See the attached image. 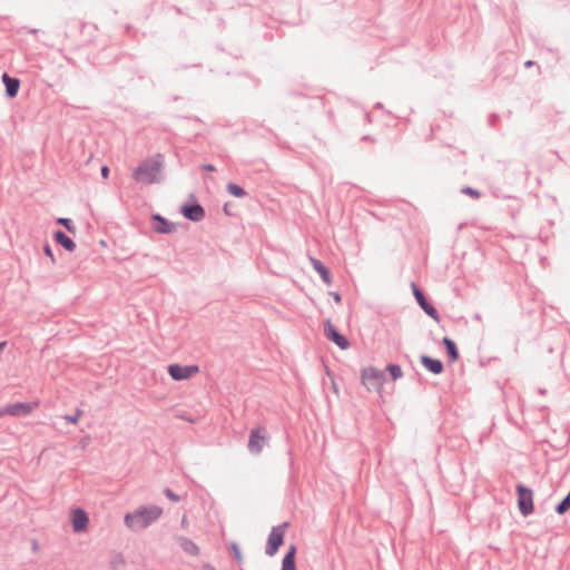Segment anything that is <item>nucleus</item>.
<instances>
[{"label":"nucleus","mask_w":570,"mask_h":570,"mask_svg":"<svg viewBox=\"0 0 570 570\" xmlns=\"http://www.w3.org/2000/svg\"><path fill=\"white\" fill-rule=\"evenodd\" d=\"M2 82L6 87V96L8 98H14L20 89V79L10 77L7 72L1 76Z\"/></svg>","instance_id":"obj_14"},{"label":"nucleus","mask_w":570,"mask_h":570,"mask_svg":"<svg viewBox=\"0 0 570 570\" xmlns=\"http://www.w3.org/2000/svg\"><path fill=\"white\" fill-rule=\"evenodd\" d=\"M376 108H382V104H381V102H377V104H376Z\"/></svg>","instance_id":"obj_37"},{"label":"nucleus","mask_w":570,"mask_h":570,"mask_svg":"<svg viewBox=\"0 0 570 570\" xmlns=\"http://www.w3.org/2000/svg\"><path fill=\"white\" fill-rule=\"evenodd\" d=\"M180 213L186 219L195 223L203 220L205 217V209L197 202H194L191 204L185 203L180 207Z\"/></svg>","instance_id":"obj_10"},{"label":"nucleus","mask_w":570,"mask_h":570,"mask_svg":"<svg viewBox=\"0 0 570 570\" xmlns=\"http://www.w3.org/2000/svg\"><path fill=\"white\" fill-rule=\"evenodd\" d=\"M420 362L423 367L432 374L439 375L444 371V365L439 358H433L429 355H421Z\"/></svg>","instance_id":"obj_13"},{"label":"nucleus","mask_w":570,"mask_h":570,"mask_svg":"<svg viewBox=\"0 0 570 570\" xmlns=\"http://www.w3.org/2000/svg\"><path fill=\"white\" fill-rule=\"evenodd\" d=\"M232 551H233L235 560H237L239 562L242 560V554H240V550H239L237 543H235V542L232 543Z\"/></svg>","instance_id":"obj_28"},{"label":"nucleus","mask_w":570,"mask_h":570,"mask_svg":"<svg viewBox=\"0 0 570 570\" xmlns=\"http://www.w3.org/2000/svg\"><path fill=\"white\" fill-rule=\"evenodd\" d=\"M199 371L197 365H186L174 363L168 365V374L174 381H183L191 377Z\"/></svg>","instance_id":"obj_8"},{"label":"nucleus","mask_w":570,"mask_h":570,"mask_svg":"<svg viewBox=\"0 0 570 570\" xmlns=\"http://www.w3.org/2000/svg\"><path fill=\"white\" fill-rule=\"evenodd\" d=\"M324 334L326 338L337 345L341 350H346L350 346V341L343 334H341L336 327L332 324L331 320H327L324 324Z\"/></svg>","instance_id":"obj_7"},{"label":"nucleus","mask_w":570,"mask_h":570,"mask_svg":"<svg viewBox=\"0 0 570 570\" xmlns=\"http://www.w3.org/2000/svg\"><path fill=\"white\" fill-rule=\"evenodd\" d=\"M43 252H45V254H46L48 257H50V258H51L52 263H55V256H53L52 249H51V247H50V245H49L48 243H46V244L43 245Z\"/></svg>","instance_id":"obj_29"},{"label":"nucleus","mask_w":570,"mask_h":570,"mask_svg":"<svg viewBox=\"0 0 570 570\" xmlns=\"http://www.w3.org/2000/svg\"><path fill=\"white\" fill-rule=\"evenodd\" d=\"M474 320L480 321V320H481V315H480V314H475V315H474Z\"/></svg>","instance_id":"obj_36"},{"label":"nucleus","mask_w":570,"mask_h":570,"mask_svg":"<svg viewBox=\"0 0 570 570\" xmlns=\"http://www.w3.org/2000/svg\"><path fill=\"white\" fill-rule=\"evenodd\" d=\"M33 410V405L26 402H16L11 404H7L6 406L0 409V417L4 415L11 416H27Z\"/></svg>","instance_id":"obj_9"},{"label":"nucleus","mask_w":570,"mask_h":570,"mask_svg":"<svg viewBox=\"0 0 570 570\" xmlns=\"http://www.w3.org/2000/svg\"><path fill=\"white\" fill-rule=\"evenodd\" d=\"M164 495L166 498H168L170 501L173 502H179L180 501V495H178L177 493H175L171 489L169 488H165L164 491H163Z\"/></svg>","instance_id":"obj_26"},{"label":"nucleus","mask_w":570,"mask_h":570,"mask_svg":"<svg viewBox=\"0 0 570 570\" xmlns=\"http://www.w3.org/2000/svg\"><path fill=\"white\" fill-rule=\"evenodd\" d=\"M311 264L315 272H317L322 281L330 285L332 283V276L330 269L317 258H311Z\"/></svg>","instance_id":"obj_18"},{"label":"nucleus","mask_w":570,"mask_h":570,"mask_svg":"<svg viewBox=\"0 0 570 570\" xmlns=\"http://www.w3.org/2000/svg\"><path fill=\"white\" fill-rule=\"evenodd\" d=\"M386 371L390 373L393 381L401 379L403 375L402 368L399 364H389Z\"/></svg>","instance_id":"obj_23"},{"label":"nucleus","mask_w":570,"mask_h":570,"mask_svg":"<svg viewBox=\"0 0 570 570\" xmlns=\"http://www.w3.org/2000/svg\"><path fill=\"white\" fill-rule=\"evenodd\" d=\"M59 225H62L69 233L76 234V226L70 218L60 217L57 219Z\"/></svg>","instance_id":"obj_24"},{"label":"nucleus","mask_w":570,"mask_h":570,"mask_svg":"<svg viewBox=\"0 0 570 570\" xmlns=\"http://www.w3.org/2000/svg\"><path fill=\"white\" fill-rule=\"evenodd\" d=\"M151 220H153V229L156 233L171 234L176 229L175 224L173 222L168 220L167 218H165L164 216H161L160 214H153Z\"/></svg>","instance_id":"obj_11"},{"label":"nucleus","mask_w":570,"mask_h":570,"mask_svg":"<svg viewBox=\"0 0 570 570\" xmlns=\"http://www.w3.org/2000/svg\"><path fill=\"white\" fill-rule=\"evenodd\" d=\"M187 524H188L187 517H186V515H184V517H183V519H181V527H183V528H186V527H187Z\"/></svg>","instance_id":"obj_33"},{"label":"nucleus","mask_w":570,"mask_h":570,"mask_svg":"<svg viewBox=\"0 0 570 570\" xmlns=\"http://www.w3.org/2000/svg\"><path fill=\"white\" fill-rule=\"evenodd\" d=\"M53 239L67 252H73L76 249V243L65 232L60 229L53 233Z\"/></svg>","instance_id":"obj_17"},{"label":"nucleus","mask_w":570,"mask_h":570,"mask_svg":"<svg viewBox=\"0 0 570 570\" xmlns=\"http://www.w3.org/2000/svg\"><path fill=\"white\" fill-rule=\"evenodd\" d=\"M361 379L362 383L368 391L380 390L385 381L383 372L373 366L363 368Z\"/></svg>","instance_id":"obj_5"},{"label":"nucleus","mask_w":570,"mask_h":570,"mask_svg":"<svg viewBox=\"0 0 570 570\" xmlns=\"http://www.w3.org/2000/svg\"><path fill=\"white\" fill-rule=\"evenodd\" d=\"M362 139L365 141H373V138L368 135L363 136Z\"/></svg>","instance_id":"obj_35"},{"label":"nucleus","mask_w":570,"mask_h":570,"mask_svg":"<svg viewBox=\"0 0 570 570\" xmlns=\"http://www.w3.org/2000/svg\"><path fill=\"white\" fill-rule=\"evenodd\" d=\"M534 63H535L534 61L528 60V61L524 62V67L529 68V67L533 66Z\"/></svg>","instance_id":"obj_34"},{"label":"nucleus","mask_w":570,"mask_h":570,"mask_svg":"<svg viewBox=\"0 0 570 570\" xmlns=\"http://www.w3.org/2000/svg\"><path fill=\"white\" fill-rule=\"evenodd\" d=\"M461 193L464 194V195H468V196H471L475 199L480 198L481 197V193L480 190L475 189V188H472L470 186H465L461 189Z\"/></svg>","instance_id":"obj_25"},{"label":"nucleus","mask_w":570,"mask_h":570,"mask_svg":"<svg viewBox=\"0 0 570 570\" xmlns=\"http://www.w3.org/2000/svg\"><path fill=\"white\" fill-rule=\"evenodd\" d=\"M412 291L419 306L435 322L440 321V314L436 308L428 301L421 288L413 282Z\"/></svg>","instance_id":"obj_6"},{"label":"nucleus","mask_w":570,"mask_h":570,"mask_svg":"<svg viewBox=\"0 0 570 570\" xmlns=\"http://www.w3.org/2000/svg\"><path fill=\"white\" fill-rule=\"evenodd\" d=\"M442 344L446 350L448 360L450 363H454L459 358V351L455 342L450 337H443Z\"/></svg>","instance_id":"obj_20"},{"label":"nucleus","mask_w":570,"mask_h":570,"mask_svg":"<svg viewBox=\"0 0 570 570\" xmlns=\"http://www.w3.org/2000/svg\"><path fill=\"white\" fill-rule=\"evenodd\" d=\"M265 443V436L259 434V429H253L249 433L248 450L250 453L258 454L262 452Z\"/></svg>","instance_id":"obj_15"},{"label":"nucleus","mask_w":570,"mask_h":570,"mask_svg":"<svg viewBox=\"0 0 570 570\" xmlns=\"http://www.w3.org/2000/svg\"><path fill=\"white\" fill-rule=\"evenodd\" d=\"M295 556H296V546L291 544L283 558L281 570H296Z\"/></svg>","instance_id":"obj_19"},{"label":"nucleus","mask_w":570,"mask_h":570,"mask_svg":"<svg viewBox=\"0 0 570 570\" xmlns=\"http://www.w3.org/2000/svg\"><path fill=\"white\" fill-rule=\"evenodd\" d=\"M89 523V518L85 510L78 508L73 510L72 518H71V524L75 532H81L87 529Z\"/></svg>","instance_id":"obj_12"},{"label":"nucleus","mask_w":570,"mask_h":570,"mask_svg":"<svg viewBox=\"0 0 570 570\" xmlns=\"http://www.w3.org/2000/svg\"><path fill=\"white\" fill-rule=\"evenodd\" d=\"M331 295L333 296L336 303L341 302V295L337 292H332Z\"/></svg>","instance_id":"obj_32"},{"label":"nucleus","mask_w":570,"mask_h":570,"mask_svg":"<svg viewBox=\"0 0 570 570\" xmlns=\"http://www.w3.org/2000/svg\"><path fill=\"white\" fill-rule=\"evenodd\" d=\"M81 414V410L78 409L75 414L65 415V420L69 423H77Z\"/></svg>","instance_id":"obj_27"},{"label":"nucleus","mask_w":570,"mask_h":570,"mask_svg":"<svg viewBox=\"0 0 570 570\" xmlns=\"http://www.w3.org/2000/svg\"><path fill=\"white\" fill-rule=\"evenodd\" d=\"M288 525V522H284L277 527H273L265 547V553L269 557H273L277 553L281 546L284 543L285 537V528Z\"/></svg>","instance_id":"obj_4"},{"label":"nucleus","mask_w":570,"mask_h":570,"mask_svg":"<svg viewBox=\"0 0 570 570\" xmlns=\"http://www.w3.org/2000/svg\"><path fill=\"white\" fill-rule=\"evenodd\" d=\"M164 156L156 154L154 157L141 161L132 171V178L140 184L151 185L161 180Z\"/></svg>","instance_id":"obj_2"},{"label":"nucleus","mask_w":570,"mask_h":570,"mask_svg":"<svg viewBox=\"0 0 570 570\" xmlns=\"http://www.w3.org/2000/svg\"><path fill=\"white\" fill-rule=\"evenodd\" d=\"M202 168H203L204 170H206V171H215V170H216L215 166H214V165H212V164H205V165H203V167H202Z\"/></svg>","instance_id":"obj_30"},{"label":"nucleus","mask_w":570,"mask_h":570,"mask_svg":"<svg viewBox=\"0 0 570 570\" xmlns=\"http://www.w3.org/2000/svg\"><path fill=\"white\" fill-rule=\"evenodd\" d=\"M515 490L518 494V508L520 513L523 517L532 514L534 511L532 490L521 483L517 484Z\"/></svg>","instance_id":"obj_3"},{"label":"nucleus","mask_w":570,"mask_h":570,"mask_svg":"<svg viewBox=\"0 0 570 570\" xmlns=\"http://www.w3.org/2000/svg\"><path fill=\"white\" fill-rule=\"evenodd\" d=\"M175 541L179 544L186 554L193 557H197L199 554V548L191 539L183 535H176Z\"/></svg>","instance_id":"obj_16"},{"label":"nucleus","mask_w":570,"mask_h":570,"mask_svg":"<svg viewBox=\"0 0 570 570\" xmlns=\"http://www.w3.org/2000/svg\"><path fill=\"white\" fill-rule=\"evenodd\" d=\"M161 514L163 509L158 505H142L132 512L126 513L124 522L128 529L137 532L151 525L161 517Z\"/></svg>","instance_id":"obj_1"},{"label":"nucleus","mask_w":570,"mask_h":570,"mask_svg":"<svg viewBox=\"0 0 570 570\" xmlns=\"http://www.w3.org/2000/svg\"><path fill=\"white\" fill-rule=\"evenodd\" d=\"M108 174H109V168L107 166H102L101 167V176L104 178H107L108 177Z\"/></svg>","instance_id":"obj_31"},{"label":"nucleus","mask_w":570,"mask_h":570,"mask_svg":"<svg viewBox=\"0 0 570 570\" xmlns=\"http://www.w3.org/2000/svg\"><path fill=\"white\" fill-rule=\"evenodd\" d=\"M226 189L230 195L237 198H242L247 195V191L242 186L234 183H228Z\"/></svg>","instance_id":"obj_21"},{"label":"nucleus","mask_w":570,"mask_h":570,"mask_svg":"<svg viewBox=\"0 0 570 570\" xmlns=\"http://www.w3.org/2000/svg\"><path fill=\"white\" fill-rule=\"evenodd\" d=\"M570 510V497L566 495L554 508L557 514L562 515Z\"/></svg>","instance_id":"obj_22"},{"label":"nucleus","mask_w":570,"mask_h":570,"mask_svg":"<svg viewBox=\"0 0 570 570\" xmlns=\"http://www.w3.org/2000/svg\"><path fill=\"white\" fill-rule=\"evenodd\" d=\"M32 549H37V542H33Z\"/></svg>","instance_id":"obj_38"}]
</instances>
